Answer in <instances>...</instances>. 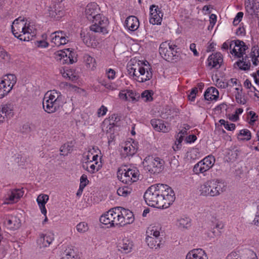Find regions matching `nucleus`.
I'll use <instances>...</instances> for the list:
<instances>
[{"mask_svg":"<svg viewBox=\"0 0 259 259\" xmlns=\"http://www.w3.org/2000/svg\"><path fill=\"white\" fill-rule=\"evenodd\" d=\"M26 34H24L23 33L22 34H20V33H18V34H17L16 36H15L16 37H17V38L19 39L20 40H23V41H29V36H28L27 37H26L25 35Z\"/></svg>","mask_w":259,"mask_h":259,"instance_id":"obj_64","label":"nucleus"},{"mask_svg":"<svg viewBox=\"0 0 259 259\" xmlns=\"http://www.w3.org/2000/svg\"><path fill=\"white\" fill-rule=\"evenodd\" d=\"M51 42L53 44L52 47H60L67 44L69 42L68 37L66 36V33L62 31H55L52 33L51 35Z\"/></svg>","mask_w":259,"mask_h":259,"instance_id":"obj_13","label":"nucleus"},{"mask_svg":"<svg viewBox=\"0 0 259 259\" xmlns=\"http://www.w3.org/2000/svg\"><path fill=\"white\" fill-rule=\"evenodd\" d=\"M92 22L93 24L90 26L91 31L103 34L108 33L107 27L109 25V20L107 17L100 14L94 18Z\"/></svg>","mask_w":259,"mask_h":259,"instance_id":"obj_10","label":"nucleus"},{"mask_svg":"<svg viewBox=\"0 0 259 259\" xmlns=\"http://www.w3.org/2000/svg\"><path fill=\"white\" fill-rule=\"evenodd\" d=\"M13 105L11 104H6L0 107V123L13 116Z\"/></svg>","mask_w":259,"mask_h":259,"instance_id":"obj_17","label":"nucleus"},{"mask_svg":"<svg viewBox=\"0 0 259 259\" xmlns=\"http://www.w3.org/2000/svg\"><path fill=\"white\" fill-rule=\"evenodd\" d=\"M125 26L129 30L131 31H135L137 30L139 26V20L134 16H129L125 21Z\"/></svg>","mask_w":259,"mask_h":259,"instance_id":"obj_29","label":"nucleus"},{"mask_svg":"<svg viewBox=\"0 0 259 259\" xmlns=\"http://www.w3.org/2000/svg\"><path fill=\"white\" fill-rule=\"evenodd\" d=\"M4 224L8 229L15 230L19 228L21 226V221L18 217L11 215L6 219Z\"/></svg>","mask_w":259,"mask_h":259,"instance_id":"obj_23","label":"nucleus"},{"mask_svg":"<svg viewBox=\"0 0 259 259\" xmlns=\"http://www.w3.org/2000/svg\"><path fill=\"white\" fill-rule=\"evenodd\" d=\"M127 90H123L120 92L119 94V98L123 100L127 101L128 97H127Z\"/></svg>","mask_w":259,"mask_h":259,"instance_id":"obj_62","label":"nucleus"},{"mask_svg":"<svg viewBox=\"0 0 259 259\" xmlns=\"http://www.w3.org/2000/svg\"><path fill=\"white\" fill-rule=\"evenodd\" d=\"M99 10L98 5L96 3H91L87 6L84 15L89 21H92L97 15L100 14L98 13Z\"/></svg>","mask_w":259,"mask_h":259,"instance_id":"obj_20","label":"nucleus"},{"mask_svg":"<svg viewBox=\"0 0 259 259\" xmlns=\"http://www.w3.org/2000/svg\"><path fill=\"white\" fill-rule=\"evenodd\" d=\"M215 162V157L209 155L194 165L193 171L196 175L203 174L205 176L206 172L212 167Z\"/></svg>","mask_w":259,"mask_h":259,"instance_id":"obj_9","label":"nucleus"},{"mask_svg":"<svg viewBox=\"0 0 259 259\" xmlns=\"http://www.w3.org/2000/svg\"><path fill=\"white\" fill-rule=\"evenodd\" d=\"M0 58L5 60L9 59V56L5 50H0Z\"/></svg>","mask_w":259,"mask_h":259,"instance_id":"obj_60","label":"nucleus"},{"mask_svg":"<svg viewBox=\"0 0 259 259\" xmlns=\"http://www.w3.org/2000/svg\"><path fill=\"white\" fill-rule=\"evenodd\" d=\"M49 200V196L46 194H41L38 195L36 201L39 205L41 213L46 215L47 214V209L45 207V204Z\"/></svg>","mask_w":259,"mask_h":259,"instance_id":"obj_33","label":"nucleus"},{"mask_svg":"<svg viewBox=\"0 0 259 259\" xmlns=\"http://www.w3.org/2000/svg\"><path fill=\"white\" fill-rule=\"evenodd\" d=\"M248 114L250 116V121L249 123L250 124H253L257 120L258 115H257L256 114L254 111H249Z\"/></svg>","mask_w":259,"mask_h":259,"instance_id":"obj_55","label":"nucleus"},{"mask_svg":"<svg viewBox=\"0 0 259 259\" xmlns=\"http://www.w3.org/2000/svg\"><path fill=\"white\" fill-rule=\"evenodd\" d=\"M219 92L214 87L208 88L204 93V96L206 100L212 101L217 100L219 98Z\"/></svg>","mask_w":259,"mask_h":259,"instance_id":"obj_32","label":"nucleus"},{"mask_svg":"<svg viewBox=\"0 0 259 259\" xmlns=\"http://www.w3.org/2000/svg\"><path fill=\"white\" fill-rule=\"evenodd\" d=\"M122 154L125 156L134 155L138 149V143L131 139V141H126L122 146Z\"/></svg>","mask_w":259,"mask_h":259,"instance_id":"obj_14","label":"nucleus"},{"mask_svg":"<svg viewBox=\"0 0 259 259\" xmlns=\"http://www.w3.org/2000/svg\"><path fill=\"white\" fill-rule=\"evenodd\" d=\"M133 243L128 238L123 239L118 244V250L122 253H127L132 251Z\"/></svg>","mask_w":259,"mask_h":259,"instance_id":"obj_28","label":"nucleus"},{"mask_svg":"<svg viewBox=\"0 0 259 259\" xmlns=\"http://www.w3.org/2000/svg\"><path fill=\"white\" fill-rule=\"evenodd\" d=\"M102 85L104 86L106 89H107L108 90H110L111 91H113V90H115V88L114 85L111 83H109V82L107 83L106 82L103 81L102 82Z\"/></svg>","mask_w":259,"mask_h":259,"instance_id":"obj_58","label":"nucleus"},{"mask_svg":"<svg viewBox=\"0 0 259 259\" xmlns=\"http://www.w3.org/2000/svg\"><path fill=\"white\" fill-rule=\"evenodd\" d=\"M185 259H208L204 250L201 248L194 249L186 255Z\"/></svg>","mask_w":259,"mask_h":259,"instance_id":"obj_25","label":"nucleus"},{"mask_svg":"<svg viewBox=\"0 0 259 259\" xmlns=\"http://www.w3.org/2000/svg\"><path fill=\"white\" fill-rule=\"evenodd\" d=\"M108 111V109L104 105H102L98 110L97 114L99 117L104 116Z\"/></svg>","mask_w":259,"mask_h":259,"instance_id":"obj_54","label":"nucleus"},{"mask_svg":"<svg viewBox=\"0 0 259 259\" xmlns=\"http://www.w3.org/2000/svg\"><path fill=\"white\" fill-rule=\"evenodd\" d=\"M2 81L5 84L11 87V89H12L17 82V77L14 74H9L4 76Z\"/></svg>","mask_w":259,"mask_h":259,"instance_id":"obj_37","label":"nucleus"},{"mask_svg":"<svg viewBox=\"0 0 259 259\" xmlns=\"http://www.w3.org/2000/svg\"><path fill=\"white\" fill-rule=\"evenodd\" d=\"M138 71L135 79L139 82H144L152 77V71L148 61L138 60Z\"/></svg>","mask_w":259,"mask_h":259,"instance_id":"obj_8","label":"nucleus"},{"mask_svg":"<svg viewBox=\"0 0 259 259\" xmlns=\"http://www.w3.org/2000/svg\"><path fill=\"white\" fill-rule=\"evenodd\" d=\"M60 151L61 155L66 156L72 151V146L68 143L65 144L61 147Z\"/></svg>","mask_w":259,"mask_h":259,"instance_id":"obj_44","label":"nucleus"},{"mask_svg":"<svg viewBox=\"0 0 259 259\" xmlns=\"http://www.w3.org/2000/svg\"><path fill=\"white\" fill-rule=\"evenodd\" d=\"M118 208L119 209V217L122 219V221L119 222L120 226L131 224L134 222L135 218L131 211L120 207H118Z\"/></svg>","mask_w":259,"mask_h":259,"instance_id":"obj_15","label":"nucleus"},{"mask_svg":"<svg viewBox=\"0 0 259 259\" xmlns=\"http://www.w3.org/2000/svg\"><path fill=\"white\" fill-rule=\"evenodd\" d=\"M153 92L151 90H145L141 94V98L145 102H150L153 100Z\"/></svg>","mask_w":259,"mask_h":259,"instance_id":"obj_45","label":"nucleus"},{"mask_svg":"<svg viewBox=\"0 0 259 259\" xmlns=\"http://www.w3.org/2000/svg\"><path fill=\"white\" fill-rule=\"evenodd\" d=\"M144 198L149 206L164 209L172 204L176 196L174 190L169 186L156 184L147 189L144 193Z\"/></svg>","mask_w":259,"mask_h":259,"instance_id":"obj_1","label":"nucleus"},{"mask_svg":"<svg viewBox=\"0 0 259 259\" xmlns=\"http://www.w3.org/2000/svg\"><path fill=\"white\" fill-rule=\"evenodd\" d=\"M77 255L75 251L71 249H66L61 259H77Z\"/></svg>","mask_w":259,"mask_h":259,"instance_id":"obj_43","label":"nucleus"},{"mask_svg":"<svg viewBox=\"0 0 259 259\" xmlns=\"http://www.w3.org/2000/svg\"><path fill=\"white\" fill-rule=\"evenodd\" d=\"M87 163V165L85 166L83 165V168L91 174H94L98 171L100 168V165L98 164V162L92 163V162L89 161Z\"/></svg>","mask_w":259,"mask_h":259,"instance_id":"obj_38","label":"nucleus"},{"mask_svg":"<svg viewBox=\"0 0 259 259\" xmlns=\"http://www.w3.org/2000/svg\"><path fill=\"white\" fill-rule=\"evenodd\" d=\"M236 101L239 104L244 105L246 103V100L239 93L236 95Z\"/></svg>","mask_w":259,"mask_h":259,"instance_id":"obj_56","label":"nucleus"},{"mask_svg":"<svg viewBox=\"0 0 259 259\" xmlns=\"http://www.w3.org/2000/svg\"><path fill=\"white\" fill-rule=\"evenodd\" d=\"M46 9L48 16L54 20H58L63 15V12L57 9L56 5L54 3H52L50 6H47Z\"/></svg>","mask_w":259,"mask_h":259,"instance_id":"obj_22","label":"nucleus"},{"mask_svg":"<svg viewBox=\"0 0 259 259\" xmlns=\"http://www.w3.org/2000/svg\"><path fill=\"white\" fill-rule=\"evenodd\" d=\"M26 23L23 19L19 21V19H16L13 23L12 25V31L14 36L20 33L24 34L29 33L27 29L25 26Z\"/></svg>","mask_w":259,"mask_h":259,"instance_id":"obj_21","label":"nucleus"},{"mask_svg":"<svg viewBox=\"0 0 259 259\" xmlns=\"http://www.w3.org/2000/svg\"><path fill=\"white\" fill-rule=\"evenodd\" d=\"M60 72L63 77L68 78L69 80L71 81H75L78 79V76L73 69H65L63 68H62L60 70Z\"/></svg>","mask_w":259,"mask_h":259,"instance_id":"obj_31","label":"nucleus"},{"mask_svg":"<svg viewBox=\"0 0 259 259\" xmlns=\"http://www.w3.org/2000/svg\"><path fill=\"white\" fill-rule=\"evenodd\" d=\"M137 62H138V61L136 59H131L127 65V69L128 73L135 77L138 71L137 64H136Z\"/></svg>","mask_w":259,"mask_h":259,"instance_id":"obj_35","label":"nucleus"},{"mask_svg":"<svg viewBox=\"0 0 259 259\" xmlns=\"http://www.w3.org/2000/svg\"><path fill=\"white\" fill-rule=\"evenodd\" d=\"M215 85L218 88L225 89L228 87L229 82L225 79L218 78L215 82Z\"/></svg>","mask_w":259,"mask_h":259,"instance_id":"obj_50","label":"nucleus"},{"mask_svg":"<svg viewBox=\"0 0 259 259\" xmlns=\"http://www.w3.org/2000/svg\"><path fill=\"white\" fill-rule=\"evenodd\" d=\"M24 191L23 188L14 189L10 190L7 194L5 203L7 204H13L17 202L24 195Z\"/></svg>","mask_w":259,"mask_h":259,"instance_id":"obj_16","label":"nucleus"},{"mask_svg":"<svg viewBox=\"0 0 259 259\" xmlns=\"http://www.w3.org/2000/svg\"><path fill=\"white\" fill-rule=\"evenodd\" d=\"M237 138L239 141H248L251 138V133L248 129H242L237 134Z\"/></svg>","mask_w":259,"mask_h":259,"instance_id":"obj_36","label":"nucleus"},{"mask_svg":"<svg viewBox=\"0 0 259 259\" xmlns=\"http://www.w3.org/2000/svg\"><path fill=\"white\" fill-rule=\"evenodd\" d=\"M119 210L118 207L110 209L101 216L100 218V222L108 226V228L119 226V222L122 221V219L119 217Z\"/></svg>","mask_w":259,"mask_h":259,"instance_id":"obj_7","label":"nucleus"},{"mask_svg":"<svg viewBox=\"0 0 259 259\" xmlns=\"http://www.w3.org/2000/svg\"><path fill=\"white\" fill-rule=\"evenodd\" d=\"M132 189L128 186L119 187L117 190V193L119 196L126 197L132 192Z\"/></svg>","mask_w":259,"mask_h":259,"instance_id":"obj_41","label":"nucleus"},{"mask_svg":"<svg viewBox=\"0 0 259 259\" xmlns=\"http://www.w3.org/2000/svg\"><path fill=\"white\" fill-rule=\"evenodd\" d=\"M127 97H128L127 101H131L135 102L137 101L136 94L132 90H127Z\"/></svg>","mask_w":259,"mask_h":259,"instance_id":"obj_53","label":"nucleus"},{"mask_svg":"<svg viewBox=\"0 0 259 259\" xmlns=\"http://www.w3.org/2000/svg\"><path fill=\"white\" fill-rule=\"evenodd\" d=\"M107 77L110 79H113L115 78V72L112 69H109L107 72Z\"/></svg>","mask_w":259,"mask_h":259,"instance_id":"obj_59","label":"nucleus"},{"mask_svg":"<svg viewBox=\"0 0 259 259\" xmlns=\"http://www.w3.org/2000/svg\"><path fill=\"white\" fill-rule=\"evenodd\" d=\"M159 54L167 61H176L179 55L177 50H159Z\"/></svg>","mask_w":259,"mask_h":259,"instance_id":"obj_26","label":"nucleus"},{"mask_svg":"<svg viewBox=\"0 0 259 259\" xmlns=\"http://www.w3.org/2000/svg\"><path fill=\"white\" fill-rule=\"evenodd\" d=\"M197 139V137L194 135H190L187 136L186 138V140L187 143H192L195 142Z\"/></svg>","mask_w":259,"mask_h":259,"instance_id":"obj_61","label":"nucleus"},{"mask_svg":"<svg viewBox=\"0 0 259 259\" xmlns=\"http://www.w3.org/2000/svg\"><path fill=\"white\" fill-rule=\"evenodd\" d=\"M12 89L11 87L7 85L2 80L0 82V98H3L6 96Z\"/></svg>","mask_w":259,"mask_h":259,"instance_id":"obj_42","label":"nucleus"},{"mask_svg":"<svg viewBox=\"0 0 259 259\" xmlns=\"http://www.w3.org/2000/svg\"><path fill=\"white\" fill-rule=\"evenodd\" d=\"M245 9L247 13L251 15L252 16H254V9L253 7V3H251L250 1H248L247 2H245Z\"/></svg>","mask_w":259,"mask_h":259,"instance_id":"obj_49","label":"nucleus"},{"mask_svg":"<svg viewBox=\"0 0 259 259\" xmlns=\"http://www.w3.org/2000/svg\"><path fill=\"white\" fill-rule=\"evenodd\" d=\"M222 55L220 53H216L210 55L207 59L208 66L211 68L219 69L223 63Z\"/></svg>","mask_w":259,"mask_h":259,"instance_id":"obj_19","label":"nucleus"},{"mask_svg":"<svg viewBox=\"0 0 259 259\" xmlns=\"http://www.w3.org/2000/svg\"><path fill=\"white\" fill-rule=\"evenodd\" d=\"M259 50H253V51H251L250 53V56L253 64L255 66L258 65L259 63Z\"/></svg>","mask_w":259,"mask_h":259,"instance_id":"obj_46","label":"nucleus"},{"mask_svg":"<svg viewBox=\"0 0 259 259\" xmlns=\"http://www.w3.org/2000/svg\"><path fill=\"white\" fill-rule=\"evenodd\" d=\"M59 50L54 54L55 59L62 64H73L76 62L75 53L70 50Z\"/></svg>","mask_w":259,"mask_h":259,"instance_id":"obj_11","label":"nucleus"},{"mask_svg":"<svg viewBox=\"0 0 259 259\" xmlns=\"http://www.w3.org/2000/svg\"><path fill=\"white\" fill-rule=\"evenodd\" d=\"M176 225L180 229H188L191 226V220L187 217L181 218L178 219Z\"/></svg>","mask_w":259,"mask_h":259,"instance_id":"obj_34","label":"nucleus"},{"mask_svg":"<svg viewBox=\"0 0 259 259\" xmlns=\"http://www.w3.org/2000/svg\"><path fill=\"white\" fill-rule=\"evenodd\" d=\"M236 47L239 49H248L245 44L241 40L235 39L233 40H228L225 42L221 48L222 49H235Z\"/></svg>","mask_w":259,"mask_h":259,"instance_id":"obj_24","label":"nucleus"},{"mask_svg":"<svg viewBox=\"0 0 259 259\" xmlns=\"http://www.w3.org/2000/svg\"><path fill=\"white\" fill-rule=\"evenodd\" d=\"M246 50H230V53L237 58L242 57V60H239L235 64V66H237L241 70H246L249 69L250 63L246 62L247 56L245 55Z\"/></svg>","mask_w":259,"mask_h":259,"instance_id":"obj_12","label":"nucleus"},{"mask_svg":"<svg viewBox=\"0 0 259 259\" xmlns=\"http://www.w3.org/2000/svg\"><path fill=\"white\" fill-rule=\"evenodd\" d=\"M224 228V225L222 222H218L215 225L211 228L207 233V237L210 239L219 237L222 233V230Z\"/></svg>","mask_w":259,"mask_h":259,"instance_id":"obj_27","label":"nucleus"},{"mask_svg":"<svg viewBox=\"0 0 259 259\" xmlns=\"http://www.w3.org/2000/svg\"><path fill=\"white\" fill-rule=\"evenodd\" d=\"M198 92V89L197 88H193L190 93L188 95V99L190 101H194L196 98V96L197 93Z\"/></svg>","mask_w":259,"mask_h":259,"instance_id":"obj_51","label":"nucleus"},{"mask_svg":"<svg viewBox=\"0 0 259 259\" xmlns=\"http://www.w3.org/2000/svg\"><path fill=\"white\" fill-rule=\"evenodd\" d=\"M64 97L56 90L48 91L42 101V107L48 113H53L59 110L64 104Z\"/></svg>","mask_w":259,"mask_h":259,"instance_id":"obj_2","label":"nucleus"},{"mask_svg":"<svg viewBox=\"0 0 259 259\" xmlns=\"http://www.w3.org/2000/svg\"><path fill=\"white\" fill-rule=\"evenodd\" d=\"M163 13L161 11H159L155 14H152V16H150L149 22L153 25L155 24H160L162 21Z\"/></svg>","mask_w":259,"mask_h":259,"instance_id":"obj_39","label":"nucleus"},{"mask_svg":"<svg viewBox=\"0 0 259 259\" xmlns=\"http://www.w3.org/2000/svg\"><path fill=\"white\" fill-rule=\"evenodd\" d=\"M89 183V181L88 179L87 176L85 174H83L80 178L79 186L85 188Z\"/></svg>","mask_w":259,"mask_h":259,"instance_id":"obj_52","label":"nucleus"},{"mask_svg":"<svg viewBox=\"0 0 259 259\" xmlns=\"http://www.w3.org/2000/svg\"><path fill=\"white\" fill-rule=\"evenodd\" d=\"M120 167L117 171V178L122 183L131 184L139 179V171L136 168Z\"/></svg>","mask_w":259,"mask_h":259,"instance_id":"obj_5","label":"nucleus"},{"mask_svg":"<svg viewBox=\"0 0 259 259\" xmlns=\"http://www.w3.org/2000/svg\"><path fill=\"white\" fill-rule=\"evenodd\" d=\"M209 19L210 24L211 25V28H212L216 23L217 16L215 15L212 14L210 15Z\"/></svg>","mask_w":259,"mask_h":259,"instance_id":"obj_63","label":"nucleus"},{"mask_svg":"<svg viewBox=\"0 0 259 259\" xmlns=\"http://www.w3.org/2000/svg\"><path fill=\"white\" fill-rule=\"evenodd\" d=\"M150 16H152V14H155L159 11H161L160 9L157 6L152 5L150 8Z\"/></svg>","mask_w":259,"mask_h":259,"instance_id":"obj_57","label":"nucleus"},{"mask_svg":"<svg viewBox=\"0 0 259 259\" xmlns=\"http://www.w3.org/2000/svg\"><path fill=\"white\" fill-rule=\"evenodd\" d=\"M76 230L80 233H83L89 230V226L87 223L82 222L76 226Z\"/></svg>","mask_w":259,"mask_h":259,"instance_id":"obj_48","label":"nucleus"},{"mask_svg":"<svg viewBox=\"0 0 259 259\" xmlns=\"http://www.w3.org/2000/svg\"><path fill=\"white\" fill-rule=\"evenodd\" d=\"M146 242L151 248H160L162 238L160 236L159 229L156 226H150L146 231Z\"/></svg>","mask_w":259,"mask_h":259,"instance_id":"obj_6","label":"nucleus"},{"mask_svg":"<svg viewBox=\"0 0 259 259\" xmlns=\"http://www.w3.org/2000/svg\"><path fill=\"white\" fill-rule=\"evenodd\" d=\"M83 60L87 68L91 70H94L96 68V61L94 58L86 54L83 56Z\"/></svg>","mask_w":259,"mask_h":259,"instance_id":"obj_40","label":"nucleus"},{"mask_svg":"<svg viewBox=\"0 0 259 259\" xmlns=\"http://www.w3.org/2000/svg\"><path fill=\"white\" fill-rule=\"evenodd\" d=\"M219 122L221 125H224V127L228 131H233L235 129L236 125L234 123H229L228 121L224 119H220Z\"/></svg>","mask_w":259,"mask_h":259,"instance_id":"obj_47","label":"nucleus"},{"mask_svg":"<svg viewBox=\"0 0 259 259\" xmlns=\"http://www.w3.org/2000/svg\"><path fill=\"white\" fill-rule=\"evenodd\" d=\"M54 240V234L52 231H48L45 233H41L37 239V243L40 247L49 246Z\"/></svg>","mask_w":259,"mask_h":259,"instance_id":"obj_18","label":"nucleus"},{"mask_svg":"<svg viewBox=\"0 0 259 259\" xmlns=\"http://www.w3.org/2000/svg\"><path fill=\"white\" fill-rule=\"evenodd\" d=\"M225 186L222 180L213 179L202 184L198 189L200 195L205 197H217L225 190Z\"/></svg>","mask_w":259,"mask_h":259,"instance_id":"obj_3","label":"nucleus"},{"mask_svg":"<svg viewBox=\"0 0 259 259\" xmlns=\"http://www.w3.org/2000/svg\"><path fill=\"white\" fill-rule=\"evenodd\" d=\"M144 169L150 175L159 174L164 168V161L158 157L148 156L143 161Z\"/></svg>","mask_w":259,"mask_h":259,"instance_id":"obj_4","label":"nucleus"},{"mask_svg":"<svg viewBox=\"0 0 259 259\" xmlns=\"http://www.w3.org/2000/svg\"><path fill=\"white\" fill-rule=\"evenodd\" d=\"M150 122L153 128L157 132L166 133L168 131L167 127L164 124V121L161 119L154 118L151 120Z\"/></svg>","mask_w":259,"mask_h":259,"instance_id":"obj_30","label":"nucleus"}]
</instances>
